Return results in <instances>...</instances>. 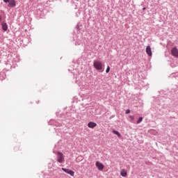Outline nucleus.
Masks as SVG:
<instances>
[{
	"mask_svg": "<svg viewBox=\"0 0 178 178\" xmlns=\"http://www.w3.org/2000/svg\"><path fill=\"white\" fill-rule=\"evenodd\" d=\"M129 118H130V120L131 121L135 120V117L134 116L130 115V116H129Z\"/></svg>",
	"mask_w": 178,
	"mask_h": 178,
	"instance_id": "ddd939ff",
	"label": "nucleus"
},
{
	"mask_svg": "<svg viewBox=\"0 0 178 178\" xmlns=\"http://www.w3.org/2000/svg\"><path fill=\"white\" fill-rule=\"evenodd\" d=\"M97 126V124L96 122H90L88 123V128H90V129H94Z\"/></svg>",
	"mask_w": 178,
	"mask_h": 178,
	"instance_id": "6e6552de",
	"label": "nucleus"
},
{
	"mask_svg": "<svg viewBox=\"0 0 178 178\" xmlns=\"http://www.w3.org/2000/svg\"><path fill=\"white\" fill-rule=\"evenodd\" d=\"M127 170H126L125 169H122L120 170V175L122 177H127Z\"/></svg>",
	"mask_w": 178,
	"mask_h": 178,
	"instance_id": "1a4fd4ad",
	"label": "nucleus"
},
{
	"mask_svg": "<svg viewBox=\"0 0 178 178\" xmlns=\"http://www.w3.org/2000/svg\"><path fill=\"white\" fill-rule=\"evenodd\" d=\"M110 70H111L110 67L108 66L107 68H106V72L109 73Z\"/></svg>",
	"mask_w": 178,
	"mask_h": 178,
	"instance_id": "4468645a",
	"label": "nucleus"
},
{
	"mask_svg": "<svg viewBox=\"0 0 178 178\" xmlns=\"http://www.w3.org/2000/svg\"><path fill=\"white\" fill-rule=\"evenodd\" d=\"M5 3H9L8 4V7L9 8H15L16 6V1L15 0H3Z\"/></svg>",
	"mask_w": 178,
	"mask_h": 178,
	"instance_id": "7ed1b4c3",
	"label": "nucleus"
},
{
	"mask_svg": "<svg viewBox=\"0 0 178 178\" xmlns=\"http://www.w3.org/2000/svg\"><path fill=\"white\" fill-rule=\"evenodd\" d=\"M171 54L175 58H178V49L174 47L171 49Z\"/></svg>",
	"mask_w": 178,
	"mask_h": 178,
	"instance_id": "423d86ee",
	"label": "nucleus"
},
{
	"mask_svg": "<svg viewBox=\"0 0 178 178\" xmlns=\"http://www.w3.org/2000/svg\"><path fill=\"white\" fill-rule=\"evenodd\" d=\"M93 66L96 69V70H102L103 69V64L99 60H95Z\"/></svg>",
	"mask_w": 178,
	"mask_h": 178,
	"instance_id": "f257e3e1",
	"label": "nucleus"
},
{
	"mask_svg": "<svg viewBox=\"0 0 178 178\" xmlns=\"http://www.w3.org/2000/svg\"><path fill=\"white\" fill-rule=\"evenodd\" d=\"M95 166L97 167V170H99V171H103L105 167L102 163H100L99 161H97L95 163Z\"/></svg>",
	"mask_w": 178,
	"mask_h": 178,
	"instance_id": "20e7f679",
	"label": "nucleus"
},
{
	"mask_svg": "<svg viewBox=\"0 0 178 178\" xmlns=\"http://www.w3.org/2000/svg\"><path fill=\"white\" fill-rule=\"evenodd\" d=\"M1 20H2V17L0 16V22H1Z\"/></svg>",
	"mask_w": 178,
	"mask_h": 178,
	"instance_id": "dca6fc26",
	"label": "nucleus"
},
{
	"mask_svg": "<svg viewBox=\"0 0 178 178\" xmlns=\"http://www.w3.org/2000/svg\"><path fill=\"white\" fill-rule=\"evenodd\" d=\"M131 113V111L129 109H127L126 111V114H129Z\"/></svg>",
	"mask_w": 178,
	"mask_h": 178,
	"instance_id": "2eb2a0df",
	"label": "nucleus"
},
{
	"mask_svg": "<svg viewBox=\"0 0 178 178\" xmlns=\"http://www.w3.org/2000/svg\"><path fill=\"white\" fill-rule=\"evenodd\" d=\"M143 121V117H140L137 121V124H140Z\"/></svg>",
	"mask_w": 178,
	"mask_h": 178,
	"instance_id": "f8f14e48",
	"label": "nucleus"
},
{
	"mask_svg": "<svg viewBox=\"0 0 178 178\" xmlns=\"http://www.w3.org/2000/svg\"><path fill=\"white\" fill-rule=\"evenodd\" d=\"M145 10V8H143V10Z\"/></svg>",
	"mask_w": 178,
	"mask_h": 178,
	"instance_id": "f3484780",
	"label": "nucleus"
},
{
	"mask_svg": "<svg viewBox=\"0 0 178 178\" xmlns=\"http://www.w3.org/2000/svg\"><path fill=\"white\" fill-rule=\"evenodd\" d=\"M146 54L147 56H149V57H151L152 56V49L150 46H147L146 47Z\"/></svg>",
	"mask_w": 178,
	"mask_h": 178,
	"instance_id": "0eeeda50",
	"label": "nucleus"
},
{
	"mask_svg": "<svg viewBox=\"0 0 178 178\" xmlns=\"http://www.w3.org/2000/svg\"><path fill=\"white\" fill-rule=\"evenodd\" d=\"M62 170L63 172H65V173L70 175L71 177H74V171H72V170L70 169H68V168H62Z\"/></svg>",
	"mask_w": 178,
	"mask_h": 178,
	"instance_id": "39448f33",
	"label": "nucleus"
},
{
	"mask_svg": "<svg viewBox=\"0 0 178 178\" xmlns=\"http://www.w3.org/2000/svg\"><path fill=\"white\" fill-rule=\"evenodd\" d=\"M1 27L3 28V30L4 31H6L8 30V24L6 22L1 23Z\"/></svg>",
	"mask_w": 178,
	"mask_h": 178,
	"instance_id": "9d476101",
	"label": "nucleus"
},
{
	"mask_svg": "<svg viewBox=\"0 0 178 178\" xmlns=\"http://www.w3.org/2000/svg\"><path fill=\"white\" fill-rule=\"evenodd\" d=\"M113 133L118 136V138H120V134L118 131H113Z\"/></svg>",
	"mask_w": 178,
	"mask_h": 178,
	"instance_id": "9b49d317",
	"label": "nucleus"
},
{
	"mask_svg": "<svg viewBox=\"0 0 178 178\" xmlns=\"http://www.w3.org/2000/svg\"><path fill=\"white\" fill-rule=\"evenodd\" d=\"M57 161L60 163H62L65 161V156L63 153L60 152H57Z\"/></svg>",
	"mask_w": 178,
	"mask_h": 178,
	"instance_id": "f03ea898",
	"label": "nucleus"
}]
</instances>
